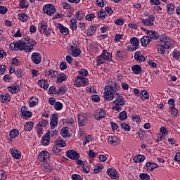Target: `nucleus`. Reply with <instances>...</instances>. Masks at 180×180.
<instances>
[{
  "mask_svg": "<svg viewBox=\"0 0 180 180\" xmlns=\"http://www.w3.org/2000/svg\"><path fill=\"white\" fill-rule=\"evenodd\" d=\"M120 89V86L119 83H116V82H111L109 86H105L104 88V99L107 101V102H110V101H113V98H115V94H118L117 91Z\"/></svg>",
  "mask_w": 180,
  "mask_h": 180,
  "instance_id": "nucleus-1",
  "label": "nucleus"
},
{
  "mask_svg": "<svg viewBox=\"0 0 180 180\" xmlns=\"http://www.w3.org/2000/svg\"><path fill=\"white\" fill-rule=\"evenodd\" d=\"M114 98L115 100L113 101V103L115 104V106L112 108V110H117V112H121L122 111V106H124V103L126 101L124 100V98H123V96H121L120 94L116 93L114 94Z\"/></svg>",
  "mask_w": 180,
  "mask_h": 180,
  "instance_id": "nucleus-2",
  "label": "nucleus"
},
{
  "mask_svg": "<svg viewBox=\"0 0 180 180\" xmlns=\"http://www.w3.org/2000/svg\"><path fill=\"white\" fill-rule=\"evenodd\" d=\"M25 41L27 42H24L22 41V43L24 44L21 46L22 48V50H24L25 53H30V51L33 50V49L34 48V46H36L37 44L36 41L27 37V38H25Z\"/></svg>",
  "mask_w": 180,
  "mask_h": 180,
  "instance_id": "nucleus-3",
  "label": "nucleus"
},
{
  "mask_svg": "<svg viewBox=\"0 0 180 180\" xmlns=\"http://www.w3.org/2000/svg\"><path fill=\"white\" fill-rule=\"evenodd\" d=\"M160 44H162L166 49L172 47V45L174 44V41L171 39V38L167 37L165 34L160 35Z\"/></svg>",
  "mask_w": 180,
  "mask_h": 180,
  "instance_id": "nucleus-4",
  "label": "nucleus"
},
{
  "mask_svg": "<svg viewBox=\"0 0 180 180\" xmlns=\"http://www.w3.org/2000/svg\"><path fill=\"white\" fill-rule=\"evenodd\" d=\"M43 11L44 13H46V15H49V16H53V15L56 13V8L53 4H46L44 6Z\"/></svg>",
  "mask_w": 180,
  "mask_h": 180,
  "instance_id": "nucleus-5",
  "label": "nucleus"
},
{
  "mask_svg": "<svg viewBox=\"0 0 180 180\" xmlns=\"http://www.w3.org/2000/svg\"><path fill=\"white\" fill-rule=\"evenodd\" d=\"M40 33L45 34L46 37L51 33V29H47V22H43L40 24Z\"/></svg>",
  "mask_w": 180,
  "mask_h": 180,
  "instance_id": "nucleus-6",
  "label": "nucleus"
},
{
  "mask_svg": "<svg viewBox=\"0 0 180 180\" xmlns=\"http://www.w3.org/2000/svg\"><path fill=\"white\" fill-rule=\"evenodd\" d=\"M106 117V112L103 109L97 110L94 113V119L96 120H101Z\"/></svg>",
  "mask_w": 180,
  "mask_h": 180,
  "instance_id": "nucleus-7",
  "label": "nucleus"
},
{
  "mask_svg": "<svg viewBox=\"0 0 180 180\" xmlns=\"http://www.w3.org/2000/svg\"><path fill=\"white\" fill-rule=\"evenodd\" d=\"M50 158V154L47 151H42L38 155V159L41 162H47Z\"/></svg>",
  "mask_w": 180,
  "mask_h": 180,
  "instance_id": "nucleus-8",
  "label": "nucleus"
},
{
  "mask_svg": "<svg viewBox=\"0 0 180 180\" xmlns=\"http://www.w3.org/2000/svg\"><path fill=\"white\" fill-rule=\"evenodd\" d=\"M66 156L70 160H78L79 158V153L74 150H70L66 152Z\"/></svg>",
  "mask_w": 180,
  "mask_h": 180,
  "instance_id": "nucleus-9",
  "label": "nucleus"
},
{
  "mask_svg": "<svg viewBox=\"0 0 180 180\" xmlns=\"http://www.w3.org/2000/svg\"><path fill=\"white\" fill-rule=\"evenodd\" d=\"M22 46H25V44H23L22 41H18V42L11 43L10 44V49L14 51H16V50L22 51L23 50V48L22 47Z\"/></svg>",
  "mask_w": 180,
  "mask_h": 180,
  "instance_id": "nucleus-10",
  "label": "nucleus"
},
{
  "mask_svg": "<svg viewBox=\"0 0 180 180\" xmlns=\"http://www.w3.org/2000/svg\"><path fill=\"white\" fill-rule=\"evenodd\" d=\"M146 33L148 34V37H149V39H150V41L151 40H158V39H160V37H161V35H160V34H158V32H157L155 31L147 30Z\"/></svg>",
  "mask_w": 180,
  "mask_h": 180,
  "instance_id": "nucleus-11",
  "label": "nucleus"
},
{
  "mask_svg": "<svg viewBox=\"0 0 180 180\" xmlns=\"http://www.w3.org/2000/svg\"><path fill=\"white\" fill-rule=\"evenodd\" d=\"M31 59L34 64H40L41 63V55L39 53L34 52L31 56Z\"/></svg>",
  "mask_w": 180,
  "mask_h": 180,
  "instance_id": "nucleus-12",
  "label": "nucleus"
},
{
  "mask_svg": "<svg viewBox=\"0 0 180 180\" xmlns=\"http://www.w3.org/2000/svg\"><path fill=\"white\" fill-rule=\"evenodd\" d=\"M107 174L111 179H119V173L115 169L109 168L107 169Z\"/></svg>",
  "mask_w": 180,
  "mask_h": 180,
  "instance_id": "nucleus-13",
  "label": "nucleus"
},
{
  "mask_svg": "<svg viewBox=\"0 0 180 180\" xmlns=\"http://www.w3.org/2000/svg\"><path fill=\"white\" fill-rule=\"evenodd\" d=\"M75 82L79 84V85H82V86H85L86 85H88L89 82H88V79L83 76H77Z\"/></svg>",
  "mask_w": 180,
  "mask_h": 180,
  "instance_id": "nucleus-14",
  "label": "nucleus"
},
{
  "mask_svg": "<svg viewBox=\"0 0 180 180\" xmlns=\"http://www.w3.org/2000/svg\"><path fill=\"white\" fill-rule=\"evenodd\" d=\"M154 20H155V17H154L153 15H148V18L142 19V22L146 26H153V25H154Z\"/></svg>",
  "mask_w": 180,
  "mask_h": 180,
  "instance_id": "nucleus-15",
  "label": "nucleus"
},
{
  "mask_svg": "<svg viewBox=\"0 0 180 180\" xmlns=\"http://www.w3.org/2000/svg\"><path fill=\"white\" fill-rule=\"evenodd\" d=\"M41 143L42 146H49L50 144V131H48L41 138Z\"/></svg>",
  "mask_w": 180,
  "mask_h": 180,
  "instance_id": "nucleus-16",
  "label": "nucleus"
},
{
  "mask_svg": "<svg viewBox=\"0 0 180 180\" xmlns=\"http://www.w3.org/2000/svg\"><path fill=\"white\" fill-rule=\"evenodd\" d=\"M51 129L57 127L58 124V114H52V118H51Z\"/></svg>",
  "mask_w": 180,
  "mask_h": 180,
  "instance_id": "nucleus-17",
  "label": "nucleus"
},
{
  "mask_svg": "<svg viewBox=\"0 0 180 180\" xmlns=\"http://www.w3.org/2000/svg\"><path fill=\"white\" fill-rule=\"evenodd\" d=\"M60 33L62 34H63V36H67V34H68V33H70V30H68V27H65L64 25H63V24H58V27H57Z\"/></svg>",
  "mask_w": 180,
  "mask_h": 180,
  "instance_id": "nucleus-18",
  "label": "nucleus"
},
{
  "mask_svg": "<svg viewBox=\"0 0 180 180\" xmlns=\"http://www.w3.org/2000/svg\"><path fill=\"white\" fill-rule=\"evenodd\" d=\"M48 82L49 81L47 79L46 80L41 79L37 82V84L40 86V88H43V89H45V91H47L49 86Z\"/></svg>",
  "mask_w": 180,
  "mask_h": 180,
  "instance_id": "nucleus-19",
  "label": "nucleus"
},
{
  "mask_svg": "<svg viewBox=\"0 0 180 180\" xmlns=\"http://www.w3.org/2000/svg\"><path fill=\"white\" fill-rule=\"evenodd\" d=\"M134 58L136 61H139L140 63H143V61H146V57L141 54V52L136 51L134 54Z\"/></svg>",
  "mask_w": 180,
  "mask_h": 180,
  "instance_id": "nucleus-20",
  "label": "nucleus"
},
{
  "mask_svg": "<svg viewBox=\"0 0 180 180\" xmlns=\"http://www.w3.org/2000/svg\"><path fill=\"white\" fill-rule=\"evenodd\" d=\"M151 41V39L148 36H144L141 39V43L143 47H147Z\"/></svg>",
  "mask_w": 180,
  "mask_h": 180,
  "instance_id": "nucleus-21",
  "label": "nucleus"
},
{
  "mask_svg": "<svg viewBox=\"0 0 180 180\" xmlns=\"http://www.w3.org/2000/svg\"><path fill=\"white\" fill-rule=\"evenodd\" d=\"M101 57L105 60V61H110L112 60V54L108 52L107 50H103L101 53Z\"/></svg>",
  "mask_w": 180,
  "mask_h": 180,
  "instance_id": "nucleus-22",
  "label": "nucleus"
},
{
  "mask_svg": "<svg viewBox=\"0 0 180 180\" xmlns=\"http://www.w3.org/2000/svg\"><path fill=\"white\" fill-rule=\"evenodd\" d=\"M78 123L80 127L82 126H85V124L88 123V118H86V117L79 115L78 117Z\"/></svg>",
  "mask_w": 180,
  "mask_h": 180,
  "instance_id": "nucleus-23",
  "label": "nucleus"
},
{
  "mask_svg": "<svg viewBox=\"0 0 180 180\" xmlns=\"http://www.w3.org/2000/svg\"><path fill=\"white\" fill-rule=\"evenodd\" d=\"M10 151L12 157L15 160H20V157H22V153L18 150L11 149Z\"/></svg>",
  "mask_w": 180,
  "mask_h": 180,
  "instance_id": "nucleus-24",
  "label": "nucleus"
},
{
  "mask_svg": "<svg viewBox=\"0 0 180 180\" xmlns=\"http://www.w3.org/2000/svg\"><path fill=\"white\" fill-rule=\"evenodd\" d=\"M108 143L111 146H117L119 144V139L115 136H110L108 137Z\"/></svg>",
  "mask_w": 180,
  "mask_h": 180,
  "instance_id": "nucleus-25",
  "label": "nucleus"
},
{
  "mask_svg": "<svg viewBox=\"0 0 180 180\" xmlns=\"http://www.w3.org/2000/svg\"><path fill=\"white\" fill-rule=\"evenodd\" d=\"M46 75H47L48 77H50L51 75V78H57L59 75H58V72L56 70H53L51 69L48 71H46Z\"/></svg>",
  "mask_w": 180,
  "mask_h": 180,
  "instance_id": "nucleus-26",
  "label": "nucleus"
},
{
  "mask_svg": "<svg viewBox=\"0 0 180 180\" xmlns=\"http://www.w3.org/2000/svg\"><path fill=\"white\" fill-rule=\"evenodd\" d=\"M20 113H21V116H23L25 119H29L32 117L33 115V112L23 110V108H21Z\"/></svg>",
  "mask_w": 180,
  "mask_h": 180,
  "instance_id": "nucleus-27",
  "label": "nucleus"
},
{
  "mask_svg": "<svg viewBox=\"0 0 180 180\" xmlns=\"http://www.w3.org/2000/svg\"><path fill=\"white\" fill-rule=\"evenodd\" d=\"M34 126V122L30 121L25 123V125L24 127V130L25 131H31V130H33V127Z\"/></svg>",
  "mask_w": 180,
  "mask_h": 180,
  "instance_id": "nucleus-28",
  "label": "nucleus"
},
{
  "mask_svg": "<svg viewBox=\"0 0 180 180\" xmlns=\"http://www.w3.org/2000/svg\"><path fill=\"white\" fill-rule=\"evenodd\" d=\"M146 167L148 171H154L155 168H158V165L153 163L151 162H148L146 165Z\"/></svg>",
  "mask_w": 180,
  "mask_h": 180,
  "instance_id": "nucleus-29",
  "label": "nucleus"
},
{
  "mask_svg": "<svg viewBox=\"0 0 180 180\" xmlns=\"http://www.w3.org/2000/svg\"><path fill=\"white\" fill-rule=\"evenodd\" d=\"M131 70L133 71L134 73L139 75V74H141V72H143V70L141 69V66L139 65H134L131 67Z\"/></svg>",
  "mask_w": 180,
  "mask_h": 180,
  "instance_id": "nucleus-30",
  "label": "nucleus"
},
{
  "mask_svg": "<svg viewBox=\"0 0 180 180\" xmlns=\"http://www.w3.org/2000/svg\"><path fill=\"white\" fill-rule=\"evenodd\" d=\"M30 108H33L34 106H36L37 103H39V98L37 97L32 96L30 98Z\"/></svg>",
  "mask_w": 180,
  "mask_h": 180,
  "instance_id": "nucleus-31",
  "label": "nucleus"
},
{
  "mask_svg": "<svg viewBox=\"0 0 180 180\" xmlns=\"http://www.w3.org/2000/svg\"><path fill=\"white\" fill-rule=\"evenodd\" d=\"M0 101L3 103L9 102V101H11V96L9 94H2L0 96Z\"/></svg>",
  "mask_w": 180,
  "mask_h": 180,
  "instance_id": "nucleus-32",
  "label": "nucleus"
},
{
  "mask_svg": "<svg viewBox=\"0 0 180 180\" xmlns=\"http://www.w3.org/2000/svg\"><path fill=\"white\" fill-rule=\"evenodd\" d=\"M64 81H67V75L61 73L57 77V82L61 84L62 82H64Z\"/></svg>",
  "mask_w": 180,
  "mask_h": 180,
  "instance_id": "nucleus-33",
  "label": "nucleus"
},
{
  "mask_svg": "<svg viewBox=\"0 0 180 180\" xmlns=\"http://www.w3.org/2000/svg\"><path fill=\"white\" fill-rule=\"evenodd\" d=\"M146 160V157L143 155H138L134 157V162H143Z\"/></svg>",
  "mask_w": 180,
  "mask_h": 180,
  "instance_id": "nucleus-34",
  "label": "nucleus"
},
{
  "mask_svg": "<svg viewBox=\"0 0 180 180\" xmlns=\"http://www.w3.org/2000/svg\"><path fill=\"white\" fill-rule=\"evenodd\" d=\"M86 30H87V36H94V34H95V32H96V27L91 26L89 29Z\"/></svg>",
  "mask_w": 180,
  "mask_h": 180,
  "instance_id": "nucleus-35",
  "label": "nucleus"
},
{
  "mask_svg": "<svg viewBox=\"0 0 180 180\" xmlns=\"http://www.w3.org/2000/svg\"><path fill=\"white\" fill-rule=\"evenodd\" d=\"M130 43L134 46V47H139L140 44V40L137 39V37H132L130 39Z\"/></svg>",
  "mask_w": 180,
  "mask_h": 180,
  "instance_id": "nucleus-36",
  "label": "nucleus"
},
{
  "mask_svg": "<svg viewBox=\"0 0 180 180\" xmlns=\"http://www.w3.org/2000/svg\"><path fill=\"white\" fill-rule=\"evenodd\" d=\"M75 18L77 20H82L84 18H85V14L82 11H79L77 13H75Z\"/></svg>",
  "mask_w": 180,
  "mask_h": 180,
  "instance_id": "nucleus-37",
  "label": "nucleus"
},
{
  "mask_svg": "<svg viewBox=\"0 0 180 180\" xmlns=\"http://www.w3.org/2000/svg\"><path fill=\"white\" fill-rule=\"evenodd\" d=\"M52 151L56 155H60L61 154V148L57 145L53 146Z\"/></svg>",
  "mask_w": 180,
  "mask_h": 180,
  "instance_id": "nucleus-38",
  "label": "nucleus"
},
{
  "mask_svg": "<svg viewBox=\"0 0 180 180\" xmlns=\"http://www.w3.org/2000/svg\"><path fill=\"white\" fill-rule=\"evenodd\" d=\"M68 128H63L61 129V134L63 136V137H64L65 139H67V137L70 136V131H68Z\"/></svg>",
  "mask_w": 180,
  "mask_h": 180,
  "instance_id": "nucleus-39",
  "label": "nucleus"
},
{
  "mask_svg": "<svg viewBox=\"0 0 180 180\" xmlns=\"http://www.w3.org/2000/svg\"><path fill=\"white\" fill-rule=\"evenodd\" d=\"M19 136V131L18 129H13L10 131V137L11 139H16Z\"/></svg>",
  "mask_w": 180,
  "mask_h": 180,
  "instance_id": "nucleus-40",
  "label": "nucleus"
},
{
  "mask_svg": "<svg viewBox=\"0 0 180 180\" xmlns=\"http://www.w3.org/2000/svg\"><path fill=\"white\" fill-rule=\"evenodd\" d=\"M65 92H67V87H65V86H63L58 89L56 95H64Z\"/></svg>",
  "mask_w": 180,
  "mask_h": 180,
  "instance_id": "nucleus-41",
  "label": "nucleus"
},
{
  "mask_svg": "<svg viewBox=\"0 0 180 180\" xmlns=\"http://www.w3.org/2000/svg\"><path fill=\"white\" fill-rule=\"evenodd\" d=\"M97 15H98V18H100L103 20V19H105V16H108V14H106V11H105V10H103V9H101L100 11V12H98Z\"/></svg>",
  "mask_w": 180,
  "mask_h": 180,
  "instance_id": "nucleus-42",
  "label": "nucleus"
},
{
  "mask_svg": "<svg viewBox=\"0 0 180 180\" xmlns=\"http://www.w3.org/2000/svg\"><path fill=\"white\" fill-rule=\"evenodd\" d=\"M70 27L72 30H77V20H75V18L70 20Z\"/></svg>",
  "mask_w": 180,
  "mask_h": 180,
  "instance_id": "nucleus-43",
  "label": "nucleus"
},
{
  "mask_svg": "<svg viewBox=\"0 0 180 180\" xmlns=\"http://www.w3.org/2000/svg\"><path fill=\"white\" fill-rule=\"evenodd\" d=\"M118 117L120 120H126V119H127V112L126 110L120 112Z\"/></svg>",
  "mask_w": 180,
  "mask_h": 180,
  "instance_id": "nucleus-44",
  "label": "nucleus"
},
{
  "mask_svg": "<svg viewBox=\"0 0 180 180\" xmlns=\"http://www.w3.org/2000/svg\"><path fill=\"white\" fill-rule=\"evenodd\" d=\"M8 89L11 94H16L17 92H19V86H8Z\"/></svg>",
  "mask_w": 180,
  "mask_h": 180,
  "instance_id": "nucleus-45",
  "label": "nucleus"
},
{
  "mask_svg": "<svg viewBox=\"0 0 180 180\" xmlns=\"http://www.w3.org/2000/svg\"><path fill=\"white\" fill-rule=\"evenodd\" d=\"M44 171L45 172H52V171H54V168H53L49 164H46L44 166Z\"/></svg>",
  "mask_w": 180,
  "mask_h": 180,
  "instance_id": "nucleus-46",
  "label": "nucleus"
},
{
  "mask_svg": "<svg viewBox=\"0 0 180 180\" xmlns=\"http://www.w3.org/2000/svg\"><path fill=\"white\" fill-rule=\"evenodd\" d=\"M157 47L159 54H164L165 53V46L163 44L157 45Z\"/></svg>",
  "mask_w": 180,
  "mask_h": 180,
  "instance_id": "nucleus-47",
  "label": "nucleus"
},
{
  "mask_svg": "<svg viewBox=\"0 0 180 180\" xmlns=\"http://www.w3.org/2000/svg\"><path fill=\"white\" fill-rule=\"evenodd\" d=\"M141 95L142 96H141V99H142V101L149 99L150 98V94L146 90L142 91Z\"/></svg>",
  "mask_w": 180,
  "mask_h": 180,
  "instance_id": "nucleus-48",
  "label": "nucleus"
},
{
  "mask_svg": "<svg viewBox=\"0 0 180 180\" xmlns=\"http://www.w3.org/2000/svg\"><path fill=\"white\" fill-rule=\"evenodd\" d=\"M20 6L22 9H25V8H29V3H27V0H21L20 2Z\"/></svg>",
  "mask_w": 180,
  "mask_h": 180,
  "instance_id": "nucleus-49",
  "label": "nucleus"
},
{
  "mask_svg": "<svg viewBox=\"0 0 180 180\" xmlns=\"http://www.w3.org/2000/svg\"><path fill=\"white\" fill-rule=\"evenodd\" d=\"M139 178L141 180H150V175L147 173H141L139 174Z\"/></svg>",
  "mask_w": 180,
  "mask_h": 180,
  "instance_id": "nucleus-50",
  "label": "nucleus"
},
{
  "mask_svg": "<svg viewBox=\"0 0 180 180\" xmlns=\"http://www.w3.org/2000/svg\"><path fill=\"white\" fill-rule=\"evenodd\" d=\"M71 54L73 57H78L81 54V49L77 48L74 51H72Z\"/></svg>",
  "mask_w": 180,
  "mask_h": 180,
  "instance_id": "nucleus-51",
  "label": "nucleus"
},
{
  "mask_svg": "<svg viewBox=\"0 0 180 180\" xmlns=\"http://www.w3.org/2000/svg\"><path fill=\"white\" fill-rule=\"evenodd\" d=\"M168 13H172L175 9V5L170 4L167 5Z\"/></svg>",
  "mask_w": 180,
  "mask_h": 180,
  "instance_id": "nucleus-52",
  "label": "nucleus"
},
{
  "mask_svg": "<svg viewBox=\"0 0 180 180\" xmlns=\"http://www.w3.org/2000/svg\"><path fill=\"white\" fill-rule=\"evenodd\" d=\"M170 109H171V115L172 116H176V115H178L179 113V110L175 108V107H173V106H169Z\"/></svg>",
  "mask_w": 180,
  "mask_h": 180,
  "instance_id": "nucleus-53",
  "label": "nucleus"
},
{
  "mask_svg": "<svg viewBox=\"0 0 180 180\" xmlns=\"http://www.w3.org/2000/svg\"><path fill=\"white\" fill-rule=\"evenodd\" d=\"M114 23L117 25V26H123V25H124V20L123 19L118 18L114 21Z\"/></svg>",
  "mask_w": 180,
  "mask_h": 180,
  "instance_id": "nucleus-54",
  "label": "nucleus"
},
{
  "mask_svg": "<svg viewBox=\"0 0 180 180\" xmlns=\"http://www.w3.org/2000/svg\"><path fill=\"white\" fill-rule=\"evenodd\" d=\"M41 127H46L49 124V121L47 120H41L39 124Z\"/></svg>",
  "mask_w": 180,
  "mask_h": 180,
  "instance_id": "nucleus-55",
  "label": "nucleus"
},
{
  "mask_svg": "<svg viewBox=\"0 0 180 180\" xmlns=\"http://www.w3.org/2000/svg\"><path fill=\"white\" fill-rule=\"evenodd\" d=\"M27 19H29V17L27 16V15L25 13H22L19 17V20H21L22 22H26Z\"/></svg>",
  "mask_w": 180,
  "mask_h": 180,
  "instance_id": "nucleus-56",
  "label": "nucleus"
},
{
  "mask_svg": "<svg viewBox=\"0 0 180 180\" xmlns=\"http://www.w3.org/2000/svg\"><path fill=\"white\" fill-rule=\"evenodd\" d=\"M56 110H61L63 109V103L60 102H56L54 105Z\"/></svg>",
  "mask_w": 180,
  "mask_h": 180,
  "instance_id": "nucleus-57",
  "label": "nucleus"
},
{
  "mask_svg": "<svg viewBox=\"0 0 180 180\" xmlns=\"http://www.w3.org/2000/svg\"><path fill=\"white\" fill-rule=\"evenodd\" d=\"M121 127L125 130V131H130V126L126 123H122Z\"/></svg>",
  "mask_w": 180,
  "mask_h": 180,
  "instance_id": "nucleus-58",
  "label": "nucleus"
},
{
  "mask_svg": "<svg viewBox=\"0 0 180 180\" xmlns=\"http://www.w3.org/2000/svg\"><path fill=\"white\" fill-rule=\"evenodd\" d=\"M105 61H106V60H105L103 59V57L101 55L98 56V58H97L98 65H101V64H103V63H105Z\"/></svg>",
  "mask_w": 180,
  "mask_h": 180,
  "instance_id": "nucleus-59",
  "label": "nucleus"
},
{
  "mask_svg": "<svg viewBox=\"0 0 180 180\" xmlns=\"http://www.w3.org/2000/svg\"><path fill=\"white\" fill-rule=\"evenodd\" d=\"M172 56H173L174 58H176V60L180 59V52L178 51H173Z\"/></svg>",
  "mask_w": 180,
  "mask_h": 180,
  "instance_id": "nucleus-60",
  "label": "nucleus"
},
{
  "mask_svg": "<svg viewBox=\"0 0 180 180\" xmlns=\"http://www.w3.org/2000/svg\"><path fill=\"white\" fill-rule=\"evenodd\" d=\"M79 74L80 75H82V77H86L88 75V70H86L85 69H81L79 71Z\"/></svg>",
  "mask_w": 180,
  "mask_h": 180,
  "instance_id": "nucleus-61",
  "label": "nucleus"
},
{
  "mask_svg": "<svg viewBox=\"0 0 180 180\" xmlns=\"http://www.w3.org/2000/svg\"><path fill=\"white\" fill-rule=\"evenodd\" d=\"M49 94H54L55 95H57V89L54 86H52L49 88Z\"/></svg>",
  "mask_w": 180,
  "mask_h": 180,
  "instance_id": "nucleus-62",
  "label": "nucleus"
},
{
  "mask_svg": "<svg viewBox=\"0 0 180 180\" xmlns=\"http://www.w3.org/2000/svg\"><path fill=\"white\" fill-rule=\"evenodd\" d=\"M115 56L117 58H118V60H122L123 57H124V55H123V53L121 51H117L115 53Z\"/></svg>",
  "mask_w": 180,
  "mask_h": 180,
  "instance_id": "nucleus-63",
  "label": "nucleus"
},
{
  "mask_svg": "<svg viewBox=\"0 0 180 180\" xmlns=\"http://www.w3.org/2000/svg\"><path fill=\"white\" fill-rule=\"evenodd\" d=\"M72 179L73 180H82V177H81L80 175L77 174H74L72 175Z\"/></svg>",
  "mask_w": 180,
  "mask_h": 180,
  "instance_id": "nucleus-64",
  "label": "nucleus"
}]
</instances>
